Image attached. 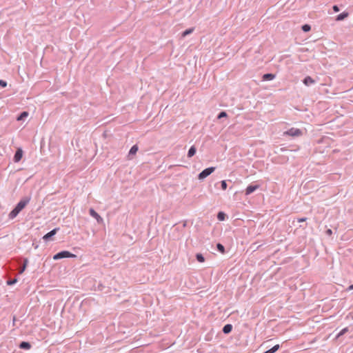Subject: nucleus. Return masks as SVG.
Listing matches in <instances>:
<instances>
[{
  "label": "nucleus",
  "mask_w": 353,
  "mask_h": 353,
  "mask_svg": "<svg viewBox=\"0 0 353 353\" xmlns=\"http://www.w3.org/2000/svg\"><path fill=\"white\" fill-rule=\"evenodd\" d=\"M347 290H353V284H352V285H350V286L348 287V289H347Z\"/></svg>",
  "instance_id": "nucleus-34"
},
{
  "label": "nucleus",
  "mask_w": 353,
  "mask_h": 353,
  "mask_svg": "<svg viewBox=\"0 0 353 353\" xmlns=\"http://www.w3.org/2000/svg\"><path fill=\"white\" fill-rule=\"evenodd\" d=\"M226 117H227V113L225 112H221L218 115V119H221V118Z\"/></svg>",
  "instance_id": "nucleus-27"
},
{
  "label": "nucleus",
  "mask_w": 353,
  "mask_h": 353,
  "mask_svg": "<svg viewBox=\"0 0 353 353\" xmlns=\"http://www.w3.org/2000/svg\"><path fill=\"white\" fill-rule=\"evenodd\" d=\"M326 234H327V235H329V236H331V235L332 234V230H331V229H327V230H326Z\"/></svg>",
  "instance_id": "nucleus-32"
},
{
  "label": "nucleus",
  "mask_w": 353,
  "mask_h": 353,
  "mask_svg": "<svg viewBox=\"0 0 353 353\" xmlns=\"http://www.w3.org/2000/svg\"><path fill=\"white\" fill-rule=\"evenodd\" d=\"M232 325L230 324H227L225 325L223 328V332L225 333V334H228L230 333L231 331H232Z\"/></svg>",
  "instance_id": "nucleus-15"
},
{
  "label": "nucleus",
  "mask_w": 353,
  "mask_h": 353,
  "mask_svg": "<svg viewBox=\"0 0 353 353\" xmlns=\"http://www.w3.org/2000/svg\"><path fill=\"white\" fill-rule=\"evenodd\" d=\"M29 201H30V199L21 200L17 203V206L14 208H16L18 210V212H20L26 206V205L29 203Z\"/></svg>",
  "instance_id": "nucleus-4"
},
{
  "label": "nucleus",
  "mask_w": 353,
  "mask_h": 353,
  "mask_svg": "<svg viewBox=\"0 0 353 353\" xmlns=\"http://www.w3.org/2000/svg\"><path fill=\"white\" fill-rule=\"evenodd\" d=\"M306 218H300L298 219V221L299 222H303V221H306Z\"/></svg>",
  "instance_id": "nucleus-33"
},
{
  "label": "nucleus",
  "mask_w": 353,
  "mask_h": 353,
  "mask_svg": "<svg viewBox=\"0 0 353 353\" xmlns=\"http://www.w3.org/2000/svg\"><path fill=\"white\" fill-rule=\"evenodd\" d=\"M196 151V148L194 146H192L188 152V157L189 158L193 157L195 154Z\"/></svg>",
  "instance_id": "nucleus-16"
},
{
  "label": "nucleus",
  "mask_w": 353,
  "mask_h": 353,
  "mask_svg": "<svg viewBox=\"0 0 353 353\" xmlns=\"http://www.w3.org/2000/svg\"><path fill=\"white\" fill-rule=\"evenodd\" d=\"M310 29H311L310 26L307 24H305V25L303 26V27H302V30L304 32H308L310 30Z\"/></svg>",
  "instance_id": "nucleus-26"
},
{
  "label": "nucleus",
  "mask_w": 353,
  "mask_h": 353,
  "mask_svg": "<svg viewBox=\"0 0 353 353\" xmlns=\"http://www.w3.org/2000/svg\"><path fill=\"white\" fill-rule=\"evenodd\" d=\"M225 214L223 212H220L218 213L217 218L219 221H223L225 219Z\"/></svg>",
  "instance_id": "nucleus-22"
},
{
  "label": "nucleus",
  "mask_w": 353,
  "mask_h": 353,
  "mask_svg": "<svg viewBox=\"0 0 353 353\" xmlns=\"http://www.w3.org/2000/svg\"><path fill=\"white\" fill-rule=\"evenodd\" d=\"M279 349V345H275L271 349L265 351L264 353H274Z\"/></svg>",
  "instance_id": "nucleus-17"
},
{
  "label": "nucleus",
  "mask_w": 353,
  "mask_h": 353,
  "mask_svg": "<svg viewBox=\"0 0 353 353\" xmlns=\"http://www.w3.org/2000/svg\"><path fill=\"white\" fill-rule=\"evenodd\" d=\"M90 216H92L93 218H94L99 223H101L103 222V219L101 216L95 212L92 208L90 209L89 210Z\"/></svg>",
  "instance_id": "nucleus-6"
},
{
  "label": "nucleus",
  "mask_w": 353,
  "mask_h": 353,
  "mask_svg": "<svg viewBox=\"0 0 353 353\" xmlns=\"http://www.w3.org/2000/svg\"><path fill=\"white\" fill-rule=\"evenodd\" d=\"M216 247H217V249L219 250V251H220L221 253L223 254L225 252V248L222 244L218 243Z\"/></svg>",
  "instance_id": "nucleus-24"
},
{
  "label": "nucleus",
  "mask_w": 353,
  "mask_h": 353,
  "mask_svg": "<svg viewBox=\"0 0 353 353\" xmlns=\"http://www.w3.org/2000/svg\"><path fill=\"white\" fill-rule=\"evenodd\" d=\"M138 149L139 148L137 145H133L129 152V154H135L137 152Z\"/></svg>",
  "instance_id": "nucleus-18"
},
{
  "label": "nucleus",
  "mask_w": 353,
  "mask_h": 353,
  "mask_svg": "<svg viewBox=\"0 0 353 353\" xmlns=\"http://www.w3.org/2000/svg\"><path fill=\"white\" fill-rule=\"evenodd\" d=\"M347 332H348V328L347 327H345L343 328L339 334L338 335L336 336L337 338L341 336L342 335H343L345 333H346Z\"/></svg>",
  "instance_id": "nucleus-25"
},
{
  "label": "nucleus",
  "mask_w": 353,
  "mask_h": 353,
  "mask_svg": "<svg viewBox=\"0 0 353 353\" xmlns=\"http://www.w3.org/2000/svg\"><path fill=\"white\" fill-rule=\"evenodd\" d=\"M274 78L275 75L270 73L265 74L262 77L263 81H270L274 79Z\"/></svg>",
  "instance_id": "nucleus-12"
},
{
  "label": "nucleus",
  "mask_w": 353,
  "mask_h": 353,
  "mask_svg": "<svg viewBox=\"0 0 353 353\" xmlns=\"http://www.w3.org/2000/svg\"><path fill=\"white\" fill-rule=\"evenodd\" d=\"M215 170L214 167H210L203 170L198 176L199 179L203 180L211 174Z\"/></svg>",
  "instance_id": "nucleus-3"
},
{
  "label": "nucleus",
  "mask_w": 353,
  "mask_h": 353,
  "mask_svg": "<svg viewBox=\"0 0 353 353\" xmlns=\"http://www.w3.org/2000/svg\"><path fill=\"white\" fill-rule=\"evenodd\" d=\"M29 201H30V199L21 200L17 203V206L14 208H16L18 210V212H20L26 206V205L29 203Z\"/></svg>",
  "instance_id": "nucleus-5"
},
{
  "label": "nucleus",
  "mask_w": 353,
  "mask_h": 353,
  "mask_svg": "<svg viewBox=\"0 0 353 353\" xmlns=\"http://www.w3.org/2000/svg\"><path fill=\"white\" fill-rule=\"evenodd\" d=\"M258 188H259L258 185H249V186H248L246 190H245L246 195L250 194L251 193L254 192Z\"/></svg>",
  "instance_id": "nucleus-8"
},
{
  "label": "nucleus",
  "mask_w": 353,
  "mask_h": 353,
  "mask_svg": "<svg viewBox=\"0 0 353 353\" xmlns=\"http://www.w3.org/2000/svg\"><path fill=\"white\" fill-rule=\"evenodd\" d=\"M283 134L295 137L301 136L303 134V132L300 129L292 128L288 131L284 132Z\"/></svg>",
  "instance_id": "nucleus-2"
},
{
  "label": "nucleus",
  "mask_w": 353,
  "mask_h": 353,
  "mask_svg": "<svg viewBox=\"0 0 353 353\" xmlns=\"http://www.w3.org/2000/svg\"><path fill=\"white\" fill-rule=\"evenodd\" d=\"M59 228H55L54 230H52V231H50V232L47 233L46 234H45L43 237V239L44 240H48L50 237L52 236L53 235H54L58 231Z\"/></svg>",
  "instance_id": "nucleus-9"
},
{
  "label": "nucleus",
  "mask_w": 353,
  "mask_h": 353,
  "mask_svg": "<svg viewBox=\"0 0 353 353\" xmlns=\"http://www.w3.org/2000/svg\"><path fill=\"white\" fill-rule=\"evenodd\" d=\"M0 85L4 88L7 85V83L3 80H0Z\"/></svg>",
  "instance_id": "nucleus-30"
},
{
  "label": "nucleus",
  "mask_w": 353,
  "mask_h": 353,
  "mask_svg": "<svg viewBox=\"0 0 353 353\" xmlns=\"http://www.w3.org/2000/svg\"><path fill=\"white\" fill-rule=\"evenodd\" d=\"M76 257V255L74 254L70 253L68 251H62L61 252H59L54 255L53 259L54 260H59L63 258H73Z\"/></svg>",
  "instance_id": "nucleus-1"
},
{
  "label": "nucleus",
  "mask_w": 353,
  "mask_h": 353,
  "mask_svg": "<svg viewBox=\"0 0 353 353\" xmlns=\"http://www.w3.org/2000/svg\"><path fill=\"white\" fill-rule=\"evenodd\" d=\"M332 8H333V10H334V12H339V7H338L337 6H334L332 7Z\"/></svg>",
  "instance_id": "nucleus-31"
},
{
  "label": "nucleus",
  "mask_w": 353,
  "mask_h": 353,
  "mask_svg": "<svg viewBox=\"0 0 353 353\" xmlns=\"http://www.w3.org/2000/svg\"><path fill=\"white\" fill-rule=\"evenodd\" d=\"M17 280L16 279H13V280L8 281H7V284H8V285H13V284H14V283L17 282Z\"/></svg>",
  "instance_id": "nucleus-29"
},
{
  "label": "nucleus",
  "mask_w": 353,
  "mask_h": 353,
  "mask_svg": "<svg viewBox=\"0 0 353 353\" xmlns=\"http://www.w3.org/2000/svg\"><path fill=\"white\" fill-rule=\"evenodd\" d=\"M193 28H190V29H188L186 30H185L183 33H182V37H185V36H187L188 34L192 33L193 32Z\"/></svg>",
  "instance_id": "nucleus-23"
},
{
  "label": "nucleus",
  "mask_w": 353,
  "mask_h": 353,
  "mask_svg": "<svg viewBox=\"0 0 353 353\" xmlns=\"http://www.w3.org/2000/svg\"><path fill=\"white\" fill-rule=\"evenodd\" d=\"M349 16V13L347 12H343L342 13H341L340 14H339L336 18V21H343L344 20L345 18H347V17Z\"/></svg>",
  "instance_id": "nucleus-11"
},
{
  "label": "nucleus",
  "mask_w": 353,
  "mask_h": 353,
  "mask_svg": "<svg viewBox=\"0 0 353 353\" xmlns=\"http://www.w3.org/2000/svg\"><path fill=\"white\" fill-rule=\"evenodd\" d=\"M19 347L25 350H30L31 345L28 342L23 341L20 343Z\"/></svg>",
  "instance_id": "nucleus-13"
},
{
  "label": "nucleus",
  "mask_w": 353,
  "mask_h": 353,
  "mask_svg": "<svg viewBox=\"0 0 353 353\" xmlns=\"http://www.w3.org/2000/svg\"><path fill=\"white\" fill-rule=\"evenodd\" d=\"M315 81L310 76H307L304 79H303V83L305 85H310L311 84H313L314 83Z\"/></svg>",
  "instance_id": "nucleus-10"
},
{
  "label": "nucleus",
  "mask_w": 353,
  "mask_h": 353,
  "mask_svg": "<svg viewBox=\"0 0 353 353\" xmlns=\"http://www.w3.org/2000/svg\"><path fill=\"white\" fill-rule=\"evenodd\" d=\"M28 263V260L27 259H26L24 260V262H23V266H22V267H21V268L19 270V274H22V273L25 271V270H26V266H27Z\"/></svg>",
  "instance_id": "nucleus-19"
},
{
  "label": "nucleus",
  "mask_w": 353,
  "mask_h": 353,
  "mask_svg": "<svg viewBox=\"0 0 353 353\" xmlns=\"http://www.w3.org/2000/svg\"><path fill=\"white\" fill-rule=\"evenodd\" d=\"M23 157V151L21 149H18L14 156V161L19 162Z\"/></svg>",
  "instance_id": "nucleus-7"
},
{
  "label": "nucleus",
  "mask_w": 353,
  "mask_h": 353,
  "mask_svg": "<svg viewBox=\"0 0 353 353\" xmlns=\"http://www.w3.org/2000/svg\"><path fill=\"white\" fill-rule=\"evenodd\" d=\"M221 188L225 190H226L227 188V183H226V181H221Z\"/></svg>",
  "instance_id": "nucleus-28"
},
{
  "label": "nucleus",
  "mask_w": 353,
  "mask_h": 353,
  "mask_svg": "<svg viewBox=\"0 0 353 353\" xmlns=\"http://www.w3.org/2000/svg\"><path fill=\"white\" fill-rule=\"evenodd\" d=\"M28 116V112H23L19 115V117L17 118V120H18V121L22 120V119H23L24 118L27 117Z\"/></svg>",
  "instance_id": "nucleus-20"
},
{
  "label": "nucleus",
  "mask_w": 353,
  "mask_h": 353,
  "mask_svg": "<svg viewBox=\"0 0 353 353\" xmlns=\"http://www.w3.org/2000/svg\"><path fill=\"white\" fill-rule=\"evenodd\" d=\"M19 213V212H18V210L16 209V208H14L9 214L8 216L10 219H14L17 215Z\"/></svg>",
  "instance_id": "nucleus-14"
},
{
  "label": "nucleus",
  "mask_w": 353,
  "mask_h": 353,
  "mask_svg": "<svg viewBox=\"0 0 353 353\" xmlns=\"http://www.w3.org/2000/svg\"><path fill=\"white\" fill-rule=\"evenodd\" d=\"M196 257L197 261L200 263H203L205 261V259L201 254H197Z\"/></svg>",
  "instance_id": "nucleus-21"
}]
</instances>
